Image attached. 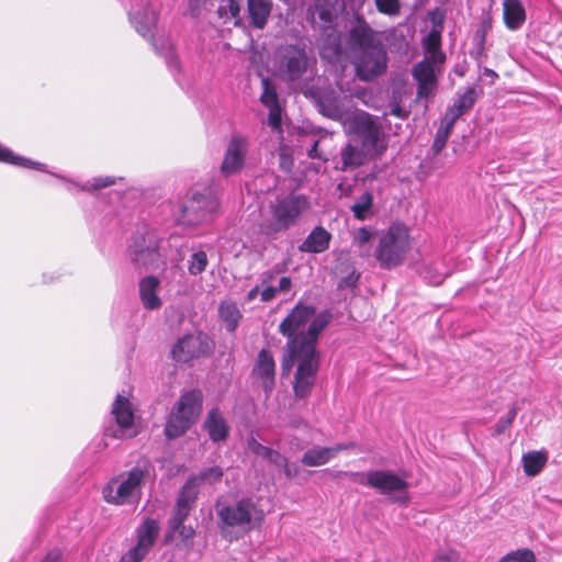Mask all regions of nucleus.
Masks as SVG:
<instances>
[{
    "mask_svg": "<svg viewBox=\"0 0 562 562\" xmlns=\"http://www.w3.org/2000/svg\"><path fill=\"white\" fill-rule=\"evenodd\" d=\"M202 405L203 394L200 390L193 389L181 394L167 419L165 435L169 439L182 436L195 423Z\"/></svg>",
    "mask_w": 562,
    "mask_h": 562,
    "instance_id": "nucleus-7",
    "label": "nucleus"
},
{
    "mask_svg": "<svg viewBox=\"0 0 562 562\" xmlns=\"http://www.w3.org/2000/svg\"><path fill=\"white\" fill-rule=\"evenodd\" d=\"M132 261L136 267L149 268L157 263L159 258L158 243L148 236L136 235L132 245Z\"/></svg>",
    "mask_w": 562,
    "mask_h": 562,
    "instance_id": "nucleus-16",
    "label": "nucleus"
},
{
    "mask_svg": "<svg viewBox=\"0 0 562 562\" xmlns=\"http://www.w3.org/2000/svg\"><path fill=\"white\" fill-rule=\"evenodd\" d=\"M477 99V91L474 88H468L465 92L459 95L456 102L446 110L442 117L456 124L462 115L472 110Z\"/></svg>",
    "mask_w": 562,
    "mask_h": 562,
    "instance_id": "nucleus-21",
    "label": "nucleus"
},
{
    "mask_svg": "<svg viewBox=\"0 0 562 562\" xmlns=\"http://www.w3.org/2000/svg\"><path fill=\"white\" fill-rule=\"evenodd\" d=\"M227 1H228L227 7L221 5L218 8V10H217L218 15L221 18H224L229 14V16L235 20V25H240L241 18H240V5H239L238 1H236V0H227Z\"/></svg>",
    "mask_w": 562,
    "mask_h": 562,
    "instance_id": "nucleus-42",
    "label": "nucleus"
},
{
    "mask_svg": "<svg viewBox=\"0 0 562 562\" xmlns=\"http://www.w3.org/2000/svg\"><path fill=\"white\" fill-rule=\"evenodd\" d=\"M304 94H305L306 97H315L316 92H315V90H314L313 88H310V89H306V90L304 91Z\"/></svg>",
    "mask_w": 562,
    "mask_h": 562,
    "instance_id": "nucleus-63",
    "label": "nucleus"
},
{
    "mask_svg": "<svg viewBox=\"0 0 562 562\" xmlns=\"http://www.w3.org/2000/svg\"><path fill=\"white\" fill-rule=\"evenodd\" d=\"M312 15H317L318 19L326 25L330 24L333 21L331 11L323 5H315L314 9L312 10Z\"/></svg>",
    "mask_w": 562,
    "mask_h": 562,
    "instance_id": "nucleus-48",
    "label": "nucleus"
},
{
    "mask_svg": "<svg viewBox=\"0 0 562 562\" xmlns=\"http://www.w3.org/2000/svg\"><path fill=\"white\" fill-rule=\"evenodd\" d=\"M0 162L19 167H30L33 162L24 157L15 155L11 149L0 144Z\"/></svg>",
    "mask_w": 562,
    "mask_h": 562,
    "instance_id": "nucleus-38",
    "label": "nucleus"
},
{
    "mask_svg": "<svg viewBox=\"0 0 562 562\" xmlns=\"http://www.w3.org/2000/svg\"><path fill=\"white\" fill-rule=\"evenodd\" d=\"M347 43L353 55L382 44V41L376 36V32L369 25L366 19L362 15L357 14L348 30Z\"/></svg>",
    "mask_w": 562,
    "mask_h": 562,
    "instance_id": "nucleus-14",
    "label": "nucleus"
},
{
    "mask_svg": "<svg viewBox=\"0 0 562 562\" xmlns=\"http://www.w3.org/2000/svg\"><path fill=\"white\" fill-rule=\"evenodd\" d=\"M176 531H179V535L183 540H190L195 535V531L191 526H184L183 524H181L180 528Z\"/></svg>",
    "mask_w": 562,
    "mask_h": 562,
    "instance_id": "nucleus-54",
    "label": "nucleus"
},
{
    "mask_svg": "<svg viewBox=\"0 0 562 562\" xmlns=\"http://www.w3.org/2000/svg\"><path fill=\"white\" fill-rule=\"evenodd\" d=\"M344 475L347 477H350L353 482H357L359 484H366L367 481V474L361 472H344Z\"/></svg>",
    "mask_w": 562,
    "mask_h": 562,
    "instance_id": "nucleus-55",
    "label": "nucleus"
},
{
    "mask_svg": "<svg viewBox=\"0 0 562 562\" xmlns=\"http://www.w3.org/2000/svg\"><path fill=\"white\" fill-rule=\"evenodd\" d=\"M331 234L323 226H316L299 246L300 251L321 254L329 248Z\"/></svg>",
    "mask_w": 562,
    "mask_h": 562,
    "instance_id": "nucleus-23",
    "label": "nucleus"
},
{
    "mask_svg": "<svg viewBox=\"0 0 562 562\" xmlns=\"http://www.w3.org/2000/svg\"><path fill=\"white\" fill-rule=\"evenodd\" d=\"M372 205L373 195L366 191L350 209L357 220L363 221L369 216Z\"/></svg>",
    "mask_w": 562,
    "mask_h": 562,
    "instance_id": "nucleus-34",
    "label": "nucleus"
},
{
    "mask_svg": "<svg viewBox=\"0 0 562 562\" xmlns=\"http://www.w3.org/2000/svg\"><path fill=\"white\" fill-rule=\"evenodd\" d=\"M218 315L228 331H235L238 327L241 314L235 302L224 301L220 304Z\"/></svg>",
    "mask_w": 562,
    "mask_h": 562,
    "instance_id": "nucleus-30",
    "label": "nucleus"
},
{
    "mask_svg": "<svg viewBox=\"0 0 562 562\" xmlns=\"http://www.w3.org/2000/svg\"><path fill=\"white\" fill-rule=\"evenodd\" d=\"M366 484L384 495L403 492L401 496L391 497L393 502L407 504L409 501L406 492L408 483L392 472L384 470L370 471L367 473Z\"/></svg>",
    "mask_w": 562,
    "mask_h": 562,
    "instance_id": "nucleus-12",
    "label": "nucleus"
},
{
    "mask_svg": "<svg viewBox=\"0 0 562 562\" xmlns=\"http://www.w3.org/2000/svg\"><path fill=\"white\" fill-rule=\"evenodd\" d=\"M425 56L423 59L434 60L439 64H445L446 55L441 50V33L432 29L424 42Z\"/></svg>",
    "mask_w": 562,
    "mask_h": 562,
    "instance_id": "nucleus-28",
    "label": "nucleus"
},
{
    "mask_svg": "<svg viewBox=\"0 0 562 562\" xmlns=\"http://www.w3.org/2000/svg\"><path fill=\"white\" fill-rule=\"evenodd\" d=\"M147 553L148 551L136 544L128 550V552L122 558L121 562H140Z\"/></svg>",
    "mask_w": 562,
    "mask_h": 562,
    "instance_id": "nucleus-46",
    "label": "nucleus"
},
{
    "mask_svg": "<svg viewBox=\"0 0 562 562\" xmlns=\"http://www.w3.org/2000/svg\"><path fill=\"white\" fill-rule=\"evenodd\" d=\"M367 150L362 147L359 148L352 144H347L340 150L341 166L340 170L346 171L349 169H356L362 165H364L367 160Z\"/></svg>",
    "mask_w": 562,
    "mask_h": 562,
    "instance_id": "nucleus-27",
    "label": "nucleus"
},
{
    "mask_svg": "<svg viewBox=\"0 0 562 562\" xmlns=\"http://www.w3.org/2000/svg\"><path fill=\"white\" fill-rule=\"evenodd\" d=\"M274 66L278 76L284 81L300 80L310 67L306 49L296 44L281 45L276 50Z\"/></svg>",
    "mask_w": 562,
    "mask_h": 562,
    "instance_id": "nucleus-8",
    "label": "nucleus"
},
{
    "mask_svg": "<svg viewBox=\"0 0 562 562\" xmlns=\"http://www.w3.org/2000/svg\"><path fill=\"white\" fill-rule=\"evenodd\" d=\"M318 140H315L311 149L308 150L307 155L312 159H322L324 161H327V158H324L321 153L318 151Z\"/></svg>",
    "mask_w": 562,
    "mask_h": 562,
    "instance_id": "nucleus-56",
    "label": "nucleus"
},
{
    "mask_svg": "<svg viewBox=\"0 0 562 562\" xmlns=\"http://www.w3.org/2000/svg\"><path fill=\"white\" fill-rule=\"evenodd\" d=\"M321 108H322V109H321V111H322V113H323L324 115H326V116H328V117H335V115H334V114H331L329 111H327V110H326V108H325L323 104H321Z\"/></svg>",
    "mask_w": 562,
    "mask_h": 562,
    "instance_id": "nucleus-62",
    "label": "nucleus"
},
{
    "mask_svg": "<svg viewBox=\"0 0 562 562\" xmlns=\"http://www.w3.org/2000/svg\"><path fill=\"white\" fill-rule=\"evenodd\" d=\"M115 183V178L114 177H99V178H94L92 180V183H91V188L92 190H101V189H104V188H108V187H111Z\"/></svg>",
    "mask_w": 562,
    "mask_h": 562,
    "instance_id": "nucleus-50",
    "label": "nucleus"
},
{
    "mask_svg": "<svg viewBox=\"0 0 562 562\" xmlns=\"http://www.w3.org/2000/svg\"><path fill=\"white\" fill-rule=\"evenodd\" d=\"M278 290L274 286H267L260 292L262 302H270L276 297Z\"/></svg>",
    "mask_w": 562,
    "mask_h": 562,
    "instance_id": "nucleus-53",
    "label": "nucleus"
},
{
    "mask_svg": "<svg viewBox=\"0 0 562 562\" xmlns=\"http://www.w3.org/2000/svg\"><path fill=\"white\" fill-rule=\"evenodd\" d=\"M159 280L157 277L149 276L139 282V297L146 310L153 311L161 307L162 302L157 294L159 288Z\"/></svg>",
    "mask_w": 562,
    "mask_h": 562,
    "instance_id": "nucleus-24",
    "label": "nucleus"
},
{
    "mask_svg": "<svg viewBox=\"0 0 562 562\" xmlns=\"http://www.w3.org/2000/svg\"><path fill=\"white\" fill-rule=\"evenodd\" d=\"M209 263L207 255L205 251L200 250L191 255L188 261V270L192 276L201 274Z\"/></svg>",
    "mask_w": 562,
    "mask_h": 562,
    "instance_id": "nucleus-37",
    "label": "nucleus"
},
{
    "mask_svg": "<svg viewBox=\"0 0 562 562\" xmlns=\"http://www.w3.org/2000/svg\"><path fill=\"white\" fill-rule=\"evenodd\" d=\"M191 507L177 503L172 517L170 518V528L176 531L180 528L181 524L188 518Z\"/></svg>",
    "mask_w": 562,
    "mask_h": 562,
    "instance_id": "nucleus-41",
    "label": "nucleus"
},
{
    "mask_svg": "<svg viewBox=\"0 0 562 562\" xmlns=\"http://www.w3.org/2000/svg\"><path fill=\"white\" fill-rule=\"evenodd\" d=\"M412 249L409 228L402 223L392 224L380 237L375 258L382 269L401 266Z\"/></svg>",
    "mask_w": 562,
    "mask_h": 562,
    "instance_id": "nucleus-5",
    "label": "nucleus"
},
{
    "mask_svg": "<svg viewBox=\"0 0 562 562\" xmlns=\"http://www.w3.org/2000/svg\"><path fill=\"white\" fill-rule=\"evenodd\" d=\"M516 416H517V408L516 407H512L508 411L506 417L505 418H501L498 420V423L495 425V432L497 435L503 434L508 427L512 426V424L514 423Z\"/></svg>",
    "mask_w": 562,
    "mask_h": 562,
    "instance_id": "nucleus-45",
    "label": "nucleus"
},
{
    "mask_svg": "<svg viewBox=\"0 0 562 562\" xmlns=\"http://www.w3.org/2000/svg\"><path fill=\"white\" fill-rule=\"evenodd\" d=\"M344 472H345V471H337V472H335V473L333 474V477L337 479V477L345 476V475H344Z\"/></svg>",
    "mask_w": 562,
    "mask_h": 562,
    "instance_id": "nucleus-64",
    "label": "nucleus"
},
{
    "mask_svg": "<svg viewBox=\"0 0 562 562\" xmlns=\"http://www.w3.org/2000/svg\"><path fill=\"white\" fill-rule=\"evenodd\" d=\"M355 132L360 137L361 146L368 153L382 154L387 145L380 122L371 114L363 113L355 119Z\"/></svg>",
    "mask_w": 562,
    "mask_h": 562,
    "instance_id": "nucleus-11",
    "label": "nucleus"
},
{
    "mask_svg": "<svg viewBox=\"0 0 562 562\" xmlns=\"http://www.w3.org/2000/svg\"><path fill=\"white\" fill-rule=\"evenodd\" d=\"M375 7L380 13L395 15L400 12L398 0H375Z\"/></svg>",
    "mask_w": 562,
    "mask_h": 562,
    "instance_id": "nucleus-43",
    "label": "nucleus"
},
{
    "mask_svg": "<svg viewBox=\"0 0 562 562\" xmlns=\"http://www.w3.org/2000/svg\"><path fill=\"white\" fill-rule=\"evenodd\" d=\"M499 562H536V555L530 549H518L505 554Z\"/></svg>",
    "mask_w": 562,
    "mask_h": 562,
    "instance_id": "nucleus-39",
    "label": "nucleus"
},
{
    "mask_svg": "<svg viewBox=\"0 0 562 562\" xmlns=\"http://www.w3.org/2000/svg\"><path fill=\"white\" fill-rule=\"evenodd\" d=\"M261 291L259 290V286L256 285L255 288H252L248 294H247V300L250 302V301H254L257 295L260 293Z\"/></svg>",
    "mask_w": 562,
    "mask_h": 562,
    "instance_id": "nucleus-59",
    "label": "nucleus"
},
{
    "mask_svg": "<svg viewBox=\"0 0 562 562\" xmlns=\"http://www.w3.org/2000/svg\"><path fill=\"white\" fill-rule=\"evenodd\" d=\"M387 63V52L383 43L353 54L352 59L356 76L364 82H371L385 74Z\"/></svg>",
    "mask_w": 562,
    "mask_h": 562,
    "instance_id": "nucleus-9",
    "label": "nucleus"
},
{
    "mask_svg": "<svg viewBox=\"0 0 562 562\" xmlns=\"http://www.w3.org/2000/svg\"><path fill=\"white\" fill-rule=\"evenodd\" d=\"M307 207L308 202L303 195L289 194L277 198L269 203L268 212L259 223V232L265 236L276 237L294 226Z\"/></svg>",
    "mask_w": 562,
    "mask_h": 562,
    "instance_id": "nucleus-2",
    "label": "nucleus"
},
{
    "mask_svg": "<svg viewBox=\"0 0 562 562\" xmlns=\"http://www.w3.org/2000/svg\"><path fill=\"white\" fill-rule=\"evenodd\" d=\"M112 414L115 417L117 425L122 429L131 428L134 424V413L132 404L128 398L121 394L116 395V398L112 406Z\"/></svg>",
    "mask_w": 562,
    "mask_h": 562,
    "instance_id": "nucleus-26",
    "label": "nucleus"
},
{
    "mask_svg": "<svg viewBox=\"0 0 562 562\" xmlns=\"http://www.w3.org/2000/svg\"><path fill=\"white\" fill-rule=\"evenodd\" d=\"M223 474H224L223 469L218 465H215V467H211V468L202 471L199 475H193L191 477L198 479L199 485L201 483L212 484V483L221 481Z\"/></svg>",
    "mask_w": 562,
    "mask_h": 562,
    "instance_id": "nucleus-40",
    "label": "nucleus"
},
{
    "mask_svg": "<svg viewBox=\"0 0 562 562\" xmlns=\"http://www.w3.org/2000/svg\"><path fill=\"white\" fill-rule=\"evenodd\" d=\"M331 318L329 311L316 313L314 306L297 303L279 325L280 334L288 339L281 360L282 373L289 374L295 367L292 387L296 398L312 394L321 367L318 338Z\"/></svg>",
    "mask_w": 562,
    "mask_h": 562,
    "instance_id": "nucleus-1",
    "label": "nucleus"
},
{
    "mask_svg": "<svg viewBox=\"0 0 562 562\" xmlns=\"http://www.w3.org/2000/svg\"><path fill=\"white\" fill-rule=\"evenodd\" d=\"M454 124L445 117L441 119L440 126L436 132L431 146L434 155L440 154L447 145V142L453 131Z\"/></svg>",
    "mask_w": 562,
    "mask_h": 562,
    "instance_id": "nucleus-32",
    "label": "nucleus"
},
{
    "mask_svg": "<svg viewBox=\"0 0 562 562\" xmlns=\"http://www.w3.org/2000/svg\"><path fill=\"white\" fill-rule=\"evenodd\" d=\"M251 375L259 381L266 394H270L276 386V361L269 349H261L255 360Z\"/></svg>",
    "mask_w": 562,
    "mask_h": 562,
    "instance_id": "nucleus-15",
    "label": "nucleus"
},
{
    "mask_svg": "<svg viewBox=\"0 0 562 562\" xmlns=\"http://www.w3.org/2000/svg\"><path fill=\"white\" fill-rule=\"evenodd\" d=\"M391 114L401 120H406V119H408L411 112L408 110L402 108L398 102H394L392 104Z\"/></svg>",
    "mask_w": 562,
    "mask_h": 562,
    "instance_id": "nucleus-52",
    "label": "nucleus"
},
{
    "mask_svg": "<svg viewBox=\"0 0 562 562\" xmlns=\"http://www.w3.org/2000/svg\"><path fill=\"white\" fill-rule=\"evenodd\" d=\"M292 281L289 277H282L279 280V286L277 288L278 292H288L291 290Z\"/></svg>",
    "mask_w": 562,
    "mask_h": 562,
    "instance_id": "nucleus-57",
    "label": "nucleus"
},
{
    "mask_svg": "<svg viewBox=\"0 0 562 562\" xmlns=\"http://www.w3.org/2000/svg\"><path fill=\"white\" fill-rule=\"evenodd\" d=\"M198 479L189 477L180 491L177 503L192 508L198 498Z\"/></svg>",
    "mask_w": 562,
    "mask_h": 562,
    "instance_id": "nucleus-33",
    "label": "nucleus"
},
{
    "mask_svg": "<svg viewBox=\"0 0 562 562\" xmlns=\"http://www.w3.org/2000/svg\"><path fill=\"white\" fill-rule=\"evenodd\" d=\"M484 75L492 78L493 80L498 77V75L493 69L490 68L484 69Z\"/></svg>",
    "mask_w": 562,
    "mask_h": 562,
    "instance_id": "nucleus-60",
    "label": "nucleus"
},
{
    "mask_svg": "<svg viewBox=\"0 0 562 562\" xmlns=\"http://www.w3.org/2000/svg\"><path fill=\"white\" fill-rule=\"evenodd\" d=\"M265 459L268 460L270 463L277 465L278 468H281L283 470L284 475L288 479H292L297 474V469L292 468L290 465L288 458L282 456L277 450L270 448V450L268 451V456L265 457Z\"/></svg>",
    "mask_w": 562,
    "mask_h": 562,
    "instance_id": "nucleus-35",
    "label": "nucleus"
},
{
    "mask_svg": "<svg viewBox=\"0 0 562 562\" xmlns=\"http://www.w3.org/2000/svg\"><path fill=\"white\" fill-rule=\"evenodd\" d=\"M218 528L223 538L238 540L254 528V519L260 513L249 498L231 505L217 504Z\"/></svg>",
    "mask_w": 562,
    "mask_h": 562,
    "instance_id": "nucleus-4",
    "label": "nucleus"
},
{
    "mask_svg": "<svg viewBox=\"0 0 562 562\" xmlns=\"http://www.w3.org/2000/svg\"><path fill=\"white\" fill-rule=\"evenodd\" d=\"M213 348V340L204 333L198 331L179 338L172 346L170 355L176 362L187 363L210 355Z\"/></svg>",
    "mask_w": 562,
    "mask_h": 562,
    "instance_id": "nucleus-10",
    "label": "nucleus"
},
{
    "mask_svg": "<svg viewBox=\"0 0 562 562\" xmlns=\"http://www.w3.org/2000/svg\"><path fill=\"white\" fill-rule=\"evenodd\" d=\"M247 448L249 451H251L256 456H260L265 459V457L268 456V451L270 450L269 447H266L258 442L254 437L249 438L247 440Z\"/></svg>",
    "mask_w": 562,
    "mask_h": 562,
    "instance_id": "nucleus-47",
    "label": "nucleus"
},
{
    "mask_svg": "<svg viewBox=\"0 0 562 562\" xmlns=\"http://www.w3.org/2000/svg\"><path fill=\"white\" fill-rule=\"evenodd\" d=\"M491 29H492V19L485 18L484 20H482V22L480 23V25L476 30V33H475V37L479 40L480 52L484 50V43L486 40V35L491 31Z\"/></svg>",
    "mask_w": 562,
    "mask_h": 562,
    "instance_id": "nucleus-44",
    "label": "nucleus"
},
{
    "mask_svg": "<svg viewBox=\"0 0 562 562\" xmlns=\"http://www.w3.org/2000/svg\"><path fill=\"white\" fill-rule=\"evenodd\" d=\"M246 148L244 140L233 138L226 149L223 162L221 165V172L225 176H232L244 167Z\"/></svg>",
    "mask_w": 562,
    "mask_h": 562,
    "instance_id": "nucleus-17",
    "label": "nucleus"
},
{
    "mask_svg": "<svg viewBox=\"0 0 562 562\" xmlns=\"http://www.w3.org/2000/svg\"><path fill=\"white\" fill-rule=\"evenodd\" d=\"M151 464L142 459L128 472L111 479L102 488V496L108 504L123 506L140 497L142 486L149 476Z\"/></svg>",
    "mask_w": 562,
    "mask_h": 562,
    "instance_id": "nucleus-3",
    "label": "nucleus"
},
{
    "mask_svg": "<svg viewBox=\"0 0 562 562\" xmlns=\"http://www.w3.org/2000/svg\"><path fill=\"white\" fill-rule=\"evenodd\" d=\"M262 276H263V282H267V281H269V280H272V279H273V277H274L273 272H271V271H267V272H265Z\"/></svg>",
    "mask_w": 562,
    "mask_h": 562,
    "instance_id": "nucleus-61",
    "label": "nucleus"
},
{
    "mask_svg": "<svg viewBox=\"0 0 562 562\" xmlns=\"http://www.w3.org/2000/svg\"><path fill=\"white\" fill-rule=\"evenodd\" d=\"M132 22L134 23L137 33L143 37L153 38V31L158 22V12L156 7L150 2L146 3L142 10H138L133 14Z\"/></svg>",
    "mask_w": 562,
    "mask_h": 562,
    "instance_id": "nucleus-19",
    "label": "nucleus"
},
{
    "mask_svg": "<svg viewBox=\"0 0 562 562\" xmlns=\"http://www.w3.org/2000/svg\"><path fill=\"white\" fill-rule=\"evenodd\" d=\"M261 86L262 93L260 95V102L267 108L279 105V97L273 81L268 77L262 78Z\"/></svg>",
    "mask_w": 562,
    "mask_h": 562,
    "instance_id": "nucleus-36",
    "label": "nucleus"
},
{
    "mask_svg": "<svg viewBox=\"0 0 562 562\" xmlns=\"http://www.w3.org/2000/svg\"><path fill=\"white\" fill-rule=\"evenodd\" d=\"M524 472L528 476L538 475L548 462V456L543 451H529L522 456Z\"/></svg>",
    "mask_w": 562,
    "mask_h": 562,
    "instance_id": "nucleus-29",
    "label": "nucleus"
},
{
    "mask_svg": "<svg viewBox=\"0 0 562 562\" xmlns=\"http://www.w3.org/2000/svg\"><path fill=\"white\" fill-rule=\"evenodd\" d=\"M353 443H339L334 447H313L304 452L301 462L305 467H321L328 463L338 452L352 449Z\"/></svg>",
    "mask_w": 562,
    "mask_h": 562,
    "instance_id": "nucleus-18",
    "label": "nucleus"
},
{
    "mask_svg": "<svg viewBox=\"0 0 562 562\" xmlns=\"http://www.w3.org/2000/svg\"><path fill=\"white\" fill-rule=\"evenodd\" d=\"M203 427L214 442L224 441L229 435V426L218 408H212L207 413Z\"/></svg>",
    "mask_w": 562,
    "mask_h": 562,
    "instance_id": "nucleus-22",
    "label": "nucleus"
},
{
    "mask_svg": "<svg viewBox=\"0 0 562 562\" xmlns=\"http://www.w3.org/2000/svg\"><path fill=\"white\" fill-rule=\"evenodd\" d=\"M249 25L254 29L266 27L273 9L272 0H246Z\"/></svg>",
    "mask_w": 562,
    "mask_h": 562,
    "instance_id": "nucleus-20",
    "label": "nucleus"
},
{
    "mask_svg": "<svg viewBox=\"0 0 562 562\" xmlns=\"http://www.w3.org/2000/svg\"><path fill=\"white\" fill-rule=\"evenodd\" d=\"M159 527L156 520L147 519L138 529L137 546L149 551L158 537Z\"/></svg>",
    "mask_w": 562,
    "mask_h": 562,
    "instance_id": "nucleus-31",
    "label": "nucleus"
},
{
    "mask_svg": "<svg viewBox=\"0 0 562 562\" xmlns=\"http://www.w3.org/2000/svg\"><path fill=\"white\" fill-rule=\"evenodd\" d=\"M503 18L507 29L518 30L526 21V11L520 0H504Z\"/></svg>",
    "mask_w": 562,
    "mask_h": 562,
    "instance_id": "nucleus-25",
    "label": "nucleus"
},
{
    "mask_svg": "<svg viewBox=\"0 0 562 562\" xmlns=\"http://www.w3.org/2000/svg\"><path fill=\"white\" fill-rule=\"evenodd\" d=\"M371 236L372 235L369 229H367L366 227H361L355 237V241L358 244V246L361 247L370 241Z\"/></svg>",
    "mask_w": 562,
    "mask_h": 562,
    "instance_id": "nucleus-51",
    "label": "nucleus"
},
{
    "mask_svg": "<svg viewBox=\"0 0 562 562\" xmlns=\"http://www.w3.org/2000/svg\"><path fill=\"white\" fill-rule=\"evenodd\" d=\"M434 60L422 59L412 68V76L417 81V100L430 98L438 86L440 66Z\"/></svg>",
    "mask_w": 562,
    "mask_h": 562,
    "instance_id": "nucleus-13",
    "label": "nucleus"
},
{
    "mask_svg": "<svg viewBox=\"0 0 562 562\" xmlns=\"http://www.w3.org/2000/svg\"><path fill=\"white\" fill-rule=\"evenodd\" d=\"M218 211L220 200L213 187L193 188L181 205L180 222L183 225L196 226L211 222Z\"/></svg>",
    "mask_w": 562,
    "mask_h": 562,
    "instance_id": "nucleus-6",
    "label": "nucleus"
},
{
    "mask_svg": "<svg viewBox=\"0 0 562 562\" xmlns=\"http://www.w3.org/2000/svg\"><path fill=\"white\" fill-rule=\"evenodd\" d=\"M269 115H268V122L269 125L273 128H279L281 126V106H269Z\"/></svg>",
    "mask_w": 562,
    "mask_h": 562,
    "instance_id": "nucleus-49",
    "label": "nucleus"
},
{
    "mask_svg": "<svg viewBox=\"0 0 562 562\" xmlns=\"http://www.w3.org/2000/svg\"><path fill=\"white\" fill-rule=\"evenodd\" d=\"M41 562H61V553L58 550L49 551Z\"/></svg>",
    "mask_w": 562,
    "mask_h": 562,
    "instance_id": "nucleus-58",
    "label": "nucleus"
}]
</instances>
